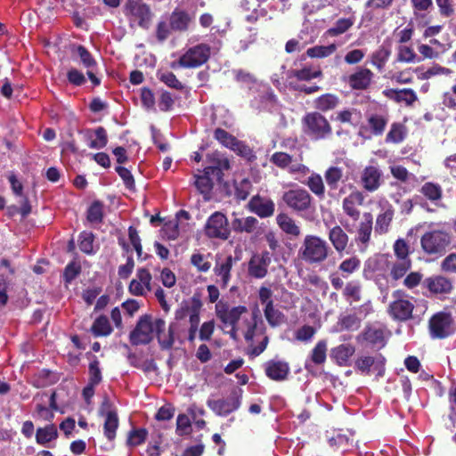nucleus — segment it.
<instances>
[{"label":"nucleus","mask_w":456,"mask_h":456,"mask_svg":"<svg viewBox=\"0 0 456 456\" xmlns=\"http://www.w3.org/2000/svg\"><path fill=\"white\" fill-rule=\"evenodd\" d=\"M330 252L326 240L316 235H306L298 250V256L309 265H317L323 263Z\"/></svg>","instance_id":"f257e3e1"},{"label":"nucleus","mask_w":456,"mask_h":456,"mask_svg":"<svg viewBox=\"0 0 456 456\" xmlns=\"http://www.w3.org/2000/svg\"><path fill=\"white\" fill-rule=\"evenodd\" d=\"M304 133L311 139L324 140L332 134L329 120L319 111L307 112L302 118Z\"/></svg>","instance_id":"f03ea898"},{"label":"nucleus","mask_w":456,"mask_h":456,"mask_svg":"<svg viewBox=\"0 0 456 456\" xmlns=\"http://www.w3.org/2000/svg\"><path fill=\"white\" fill-rule=\"evenodd\" d=\"M123 13L130 23H136L142 28H148L153 13L143 0H126Z\"/></svg>","instance_id":"7ed1b4c3"},{"label":"nucleus","mask_w":456,"mask_h":456,"mask_svg":"<svg viewBox=\"0 0 456 456\" xmlns=\"http://www.w3.org/2000/svg\"><path fill=\"white\" fill-rule=\"evenodd\" d=\"M450 243L451 236L441 230L428 232L420 239L421 248L428 255H444Z\"/></svg>","instance_id":"20e7f679"},{"label":"nucleus","mask_w":456,"mask_h":456,"mask_svg":"<svg viewBox=\"0 0 456 456\" xmlns=\"http://www.w3.org/2000/svg\"><path fill=\"white\" fill-rule=\"evenodd\" d=\"M242 394V389L236 387L226 399H208L207 405L216 415L226 417L240 407Z\"/></svg>","instance_id":"39448f33"},{"label":"nucleus","mask_w":456,"mask_h":456,"mask_svg":"<svg viewBox=\"0 0 456 456\" xmlns=\"http://www.w3.org/2000/svg\"><path fill=\"white\" fill-rule=\"evenodd\" d=\"M98 414L104 418L103 434L105 437L110 442L114 441L119 426V419L115 406L108 396L103 398Z\"/></svg>","instance_id":"423d86ee"},{"label":"nucleus","mask_w":456,"mask_h":456,"mask_svg":"<svg viewBox=\"0 0 456 456\" xmlns=\"http://www.w3.org/2000/svg\"><path fill=\"white\" fill-rule=\"evenodd\" d=\"M211 54V48L207 44H199L190 47L177 61L179 67L195 69L205 64Z\"/></svg>","instance_id":"0eeeda50"},{"label":"nucleus","mask_w":456,"mask_h":456,"mask_svg":"<svg viewBox=\"0 0 456 456\" xmlns=\"http://www.w3.org/2000/svg\"><path fill=\"white\" fill-rule=\"evenodd\" d=\"M204 232L209 239L228 240L231 229L226 216L220 211L214 212L205 224Z\"/></svg>","instance_id":"6e6552de"},{"label":"nucleus","mask_w":456,"mask_h":456,"mask_svg":"<svg viewBox=\"0 0 456 456\" xmlns=\"http://www.w3.org/2000/svg\"><path fill=\"white\" fill-rule=\"evenodd\" d=\"M154 332L155 321L152 322L151 314H144L139 318L135 327L130 332V343L133 346L148 345L153 340Z\"/></svg>","instance_id":"1a4fd4ad"},{"label":"nucleus","mask_w":456,"mask_h":456,"mask_svg":"<svg viewBox=\"0 0 456 456\" xmlns=\"http://www.w3.org/2000/svg\"><path fill=\"white\" fill-rule=\"evenodd\" d=\"M356 340L360 344H365L372 348L381 349L386 344V328L368 324L363 330L356 337Z\"/></svg>","instance_id":"9d476101"},{"label":"nucleus","mask_w":456,"mask_h":456,"mask_svg":"<svg viewBox=\"0 0 456 456\" xmlns=\"http://www.w3.org/2000/svg\"><path fill=\"white\" fill-rule=\"evenodd\" d=\"M403 296V290H395L393 297L396 299L390 303L388 307L391 317L401 322L410 320L414 309V305L410 300L402 298Z\"/></svg>","instance_id":"9b49d317"},{"label":"nucleus","mask_w":456,"mask_h":456,"mask_svg":"<svg viewBox=\"0 0 456 456\" xmlns=\"http://www.w3.org/2000/svg\"><path fill=\"white\" fill-rule=\"evenodd\" d=\"M361 267V260L358 256H353L344 259L338 265V271L341 276L334 273L330 274L329 279L331 286L336 290L342 289L344 286L343 279L348 278L351 274L357 272Z\"/></svg>","instance_id":"f8f14e48"},{"label":"nucleus","mask_w":456,"mask_h":456,"mask_svg":"<svg viewBox=\"0 0 456 456\" xmlns=\"http://www.w3.org/2000/svg\"><path fill=\"white\" fill-rule=\"evenodd\" d=\"M452 317L450 313L438 312L429 320L428 326L430 335L434 338H445L451 334Z\"/></svg>","instance_id":"ddd939ff"},{"label":"nucleus","mask_w":456,"mask_h":456,"mask_svg":"<svg viewBox=\"0 0 456 456\" xmlns=\"http://www.w3.org/2000/svg\"><path fill=\"white\" fill-rule=\"evenodd\" d=\"M215 310L216 317L227 327L237 326L241 315L248 311L244 305H238L230 309L228 304L222 301L216 304Z\"/></svg>","instance_id":"4468645a"},{"label":"nucleus","mask_w":456,"mask_h":456,"mask_svg":"<svg viewBox=\"0 0 456 456\" xmlns=\"http://www.w3.org/2000/svg\"><path fill=\"white\" fill-rule=\"evenodd\" d=\"M383 182L382 170L377 165L366 166L360 173V183L362 189L368 192L378 191Z\"/></svg>","instance_id":"2eb2a0df"},{"label":"nucleus","mask_w":456,"mask_h":456,"mask_svg":"<svg viewBox=\"0 0 456 456\" xmlns=\"http://www.w3.org/2000/svg\"><path fill=\"white\" fill-rule=\"evenodd\" d=\"M282 200L289 208L296 211L307 210L312 202L311 195L305 189L289 190L283 193Z\"/></svg>","instance_id":"dca6fc26"},{"label":"nucleus","mask_w":456,"mask_h":456,"mask_svg":"<svg viewBox=\"0 0 456 456\" xmlns=\"http://www.w3.org/2000/svg\"><path fill=\"white\" fill-rule=\"evenodd\" d=\"M365 196L362 191L354 189L342 200L344 214L354 222H357L361 216L360 207L364 205Z\"/></svg>","instance_id":"f3484780"},{"label":"nucleus","mask_w":456,"mask_h":456,"mask_svg":"<svg viewBox=\"0 0 456 456\" xmlns=\"http://www.w3.org/2000/svg\"><path fill=\"white\" fill-rule=\"evenodd\" d=\"M386 359L382 354L376 356H361L354 362L355 369L362 374L370 375L371 368L377 371V376L382 377L385 373Z\"/></svg>","instance_id":"a211bd4d"},{"label":"nucleus","mask_w":456,"mask_h":456,"mask_svg":"<svg viewBox=\"0 0 456 456\" xmlns=\"http://www.w3.org/2000/svg\"><path fill=\"white\" fill-rule=\"evenodd\" d=\"M208 166L204 168L207 175H212L217 182H221L224 171L230 169V162L227 158L218 151L207 155Z\"/></svg>","instance_id":"6ab92c4d"},{"label":"nucleus","mask_w":456,"mask_h":456,"mask_svg":"<svg viewBox=\"0 0 456 456\" xmlns=\"http://www.w3.org/2000/svg\"><path fill=\"white\" fill-rule=\"evenodd\" d=\"M151 281V273L147 268H138L136 278L130 281L128 290L134 296L143 297L147 291L152 290Z\"/></svg>","instance_id":"aec40b11"},{"label":"nucleus","mask_w":456,"mask_h":456,"mask_svg":"<svg viewBox=\"0 0 456 456\" xmlns=\"http://www.w3.org/2000/svg\"><path fill=\"white\" fill-rule=\"evenodd\" d=\"M177 328L176 322H171L168 326V332L166 334V322L161 318L155 320V333L161 349L168 350L173 347L175 343V332Z\"/></svg>","instance_id":"412c9836"},{"label":"nucleus","mask_w":456,"mask_h":456,"mask_svg":"<svg viewBox=\"0 0 456 456\" xmlns=\"http://www.w3.org/2000/svg\"><path fill=\"white\" fill-rule=\"evenodd\" d=\"M364 220L362 221L357 228L354 241L360 247L361 251H364L371 240L373 229L372 216L370 213H364Z\"/></svg>","instance_id":"4be33fe9"},{"label":"nucleus","mask_w":456,"mask_h":456,"mask_svg":"<svg viewBox=\"0 0 456 456\" xmlns=\"http://www.w3.org/2000/svg\"><path fill=\"white\" fill-rule=\"evenodd\" d=\"M395 216V208L389 203L381 205L380 212L378 214L375 222L374 231L377 234L382 235L388 232Z\"/></svg>","instance_id":"5701e85b"},{"label":"nucleus","mask_w":456,"mask_h":456,"mask_svg":"<svg viewBox=\"0 0 456 456\" xmlns=\"http://www.w3.org/2000/svg\"><path fill=\"white\" fill-rule=\"evenodd\" d=\"M374 77L373 72L363 67H359L357 70L349 75L347 82L353 90H366L370 87Z\"/></svg>","instance_id":"b1692460"},{"label":"nucleus","mask_w":456,"mask_h":456,"mask_svg":"<svg viewBox=\"0 0 456 456\" xmlns=\"http://www.w3.org/2000/svg\"><path fill=\"white\" fill-rule=\"evenodd\" d=\"M290 368L285 361L270 360L265 362V375L272 380L282 381L287 379Z\"/></svg>","instance_id":"393cba45"},{"label":"nucleus","mask_w":456,"mask_h":456,"mask_svg":"<svg viewBox=\"0 0 456 456\" xmlns=\"http://www.w3.org/2000/svg\"><path fill=\"white\" fill-rule=\"evenodd\" d=\"M248 208L259 217L266 218L273 215L275 205L272 200H266L259 195H256L249 200Z\"/></svg>","instance_id":"a878e982"},{"label":"nucleus","mask_w":456,"mask_h":456,"mask_svg":"<svg viewBox=\"0 0 456 456\" xmlns=\"http://www.w3.org/2000/svg\"><path fill=\"white\" fill-rule=\"evenodd\" d=\"M233 265V257L230 255L224 259L218 258L214 266V273L220 277V286L226 289L231 280V271Z\"/></svg>","instance_id":"bb28decb"},{"label":"nucleus","mask_w":456,"mask_h":456,"mask_svg":"<svg viewBox=\"0 0 456 456\" xmlns=\"http://www.w3.org/2000/svg\"><path fill=\"white\" fill-rule=\"evenodd\" d=\"M383 94L397 103L405 102L407 106H411L418 100L415 91L411 88L386 89Z\"/></svg>","instance_id":"cd10ccee"},{"label":"nucleus","mask_w":456,"mask_h":456,"mask_svg":"<svg viewBox=\"0 0 456 456\" xmlns=\"http://www.w3.org/2000/svg\"><path fill=\"white\" fill-rule=\"evenodd\" d=\"M424 283L433 294H449L452 290V281L442 275L428 277Z\"/></svg>","instance_id":"c85d7f7f"},{"label":"nucleus","mask_w":456,"mask_h":456,"mask_svg":"<svg viewBox=\"0 0 456 456\" xmlns=\"http://www.w3.org/2000/svg\"><path fill=\"white\" fill-rule=\"evenodd\" d=\"M355 347L351 344H341L333 347L330 352V357L341 367L348 366L350 358L354 355Z\"/></svg>","instance_id":"c756f323"},{"label":"nucleus","mask_w":456,"mask_h":456,"mask_svg":"<svg viewBox=\"0 0 456 456\" xmlns=\"http://www.w3.org/2000/svg\"><path fill=\"white\" fill-rule=\"evenodd\" d=\"M329 240L334 249L338 253H343L348 245L349 237L340 225H335L329 231Z\"/></svg>","instance_id":"7c9ffc66"},{"label":"nucleus","mask_w":456,"mask_h":456,"mask_svg":"<svg viewBox=\"0 0 456 456\" xmlns=\"http://www.w3.org/2000/svg\"><path fill=\"white\" fill-rule=\"evenodd\" d=\"M191 20L187 12L175 8L170 15L169 26L174 31L183 32L188 29Z\"/></svg>","instance_id":"2f4dec72"},{"label":"nucleus","mask_w":456,"mask_h":456,"mask_svg":"<svg viewBox=\"0 0 456 456\" xmlns=\"http://www.w3.org/2000/svg\"><path fill=\"white\" fill-rule=\"evenodd\" d=\"M314 107L319 112H328L335 110L340 103V99L334 94H324L317 97L314 102Z\"/></svg>","instance_id":"473e14b6"},{"label":"nucleus","mask_w":456,"mask_h":456,"mask_svg":"<svg viewBox=\"0 0 456 456\" xmlns=\"http://www.w3.org/2000/svg\"><path fill=\"white\" fill-rule=\"evenodd\" d=\"M388 118L383 114L372 113L367 118L368 128L374 136H380L385 132Z\"/></svg>","instance_id":"72a5a7b5"},{"label":"nucleus","mask_w":456,"mask_h":456,"mask_svg":"<svg viewBox=\"0 0 456 456\" xmlns=\"http://www.w3.org/2000/svg\"><path fill=\"white\" fill-rule=\"evenodd\" d=\"M343 168L338 166H330L324 172V180L330 191H336L339 183L343 181Z\"/></svg>","instance_id":"f704fd0d"},{"label":"nucleus","mask_w":456,"mask_h":456,"mask_svg":"<svg viewBox=\"0 0 456 456\" xmlns=\"http://www.w3.org/2000/svg\"><path fill=\"white\" fill-rule=\"evenodd\" d=\"M279 227L287 234L297 237L301 231L295 221L285 213H281L276 216Z\"/></svg>","instance_id":"c9c22d12"},{"label":"nucleus","mask_w":456,"mask_h":456,"mask_svg":"<svg viewBox=\"0 0 456 456\" xmlns=\"http://www.w3.org/2000/svg\"><path fill=\"white\" fill-rule=\"evenodd\" d=\"M268 266L269 265L263 264L262 261L258 259L257 254H255L248 261V275L256 279L265 278L268 273Z\"/></svg>","instance_id":"e433bc0d"},{"label":"nucleus","mask_w":456,"mask_h":456,"mask_svg":"<svg viewBox=\"0 0 456 456\" xmlns=\"http://www.w3.org/2000/svg\"><path fill=\"white\" fill-rule=\"evenodd\" d=\"M264 314L268 324L273 328L280 326L286 320L285 314L274 307V303L265 306Z\"/></svg>","instance_id":"4c0bfd02"},{"label":"nucleus","mask_w":456,"mask_h":456,"mask_svg":"<svg viewBox=\"0 0 456 456\" xmlns=\"http://www.w3.org/2000/svg\"><path fill=\"white\" fill-rule=\"evenodd\" d=\"M104 205L100 200H94L89 206L86 212V219L92 224H100L103 221L104 212H103Z\"/></svg>","instance_id":"58836bf2"},{"label":"nucleus","mask_w":456,"mask_h":456,"mask_svg":"<svg viewBox=\"0 0 456 456\" xmlns=\"http://www.w3.org/2000/svg\"><path fill=\"white\" fill-rule=\"evenodd\" d=\"M257 223V219L254 216H248L246 218H235L232 222V228L236 232L251 233L255 231Z\"/></svg>","instance_id":"ea45409f"},{"label":"nucleus","mask_w":456,"mask_h":456,"mask_svg":"<svg viewBox=\"0 0 456 456\" xmlns=\"http://www.w3.org/2000/svg\"><path fill=\"white\" fill-rule=\"evenodd\" d=\"M86 355L90 359V363L88 366V383H92V385H99L102 380V370L100 369V362L97 359V356L92 354L91 353H87Z\"/></svg>","instance_id":"a19ab883"},{"label":"nucleus","mask_w":456,"mask_h":456,"mask_svg":"<svg viewBox=\"0 0 456 456\" xmlns=\"http://www.w3.org/2000/svg\"><path fill=\"white\" fill-rule=\"evenodd\" d=\"M94 134L96 136L95 140H91L88 146L92 149H102L104 148L108 143V136L106 129L103 126H98L94 130ZM93 136V131L87 130L86 131V137L88 139H92Z\"/></svg>","instance_id":"79ce46f5"},{"label":"nucleus","mask_w":456,"mask_h":456,"mask_svg":"<svg viewBox=\"0 0 456 456\" xmlns=\"http://www.w3.org/2000/svg\"><path fill=\"white\" fill-rule=\"evenodd\" d=\"M58 437V431L53 424L39 428L36 433L37 443L42 445L55 440Z\"/></svg>","instance_id":"37998d69"},{"label":"nucleus","mask_w":456,"mask_h":456,"mask_svg":"<svg viewBox=\"0 0 456 456\" xmlns=\"http://www.w3.org/2000/svg\"><path fill=\"white\" fill-rule=\"evenodd\" d=\"M407 134L406 126L401 123L395 122L391 125L390 130L386 136L387 142L400 143Z\"/></svg>","instance_id":"c03bdc74"},{"label":"nucleus","mask_w":456,"mask_h":456,"mask_svg":"<svg viewBox=\"0 0 456 456\" xmlns=\"http://www.w3.org/2000/svg\"><path fill=\"white\" fill-rule=\"evenodd\" d=\"M305 185L310 191L316 195L319 199L322 200L325 197V186L323 180L319 174H312L305 182Z\"/></svg>","instance_id":"a18cd8bd"},{"label":"nucleus","mask_w":456,"mask_h":456,"mask_svg":"<svg viewBox=\"0 0 456 456\" xmlns=\"http://www.w3.org/2000/svg\"><path fill=\"white\" fill-rule=\"evenodd\" d=\"M91 330L95 337H105L112 332V328L107 316L100 315L94 320Z\"/></svg>","instance_id":"49530a36"},{"label":"nucleus","mask_w":456,"mask_h":456,"mask_svg":"<svg viewBox=\"0 0 456 456\" xmlns=\"http://www.w3.org/2000/svg\"><path fill=\"white\" fill-rule=\"evenodd\" d=\"M342 289V294L346 299L354 302H359L362 299V284L359 281H350Z\"/></svg>","instance_id":"de8ad7c7"},{"label":"nucleus","mask_w":456,"mask_h":456,"mask_svg":"<svg viewBox=\"0 0 456 456\" xmlns=\"http://www.w3.org/2000/svg\"><path fill=\"white\" fill-rule=\"evenodd\" d=\"M391 54V51L384 45L379 46L370 56V62L379 71H382Z\"/></svg>","instance_id":"09e8293b"},{"label":"nucleus","mask_w":456,"mask_h":456,"mask_svg":"<svg viewBox=\"0 0 456 456\" xmlns=\"http://www.w3.org/2000/svg\"><path fill=\"white\" fill-rule=\"evenodd\" d=\"M420 192L432 202L439 201L443 197L442 187L432 182L425 183L420 188Z\"/></svg>","instance_id":"8fccbe9b"},{"label":"nucleus","mask_w":456,"mask_h":456,"mask_svg":"<svg viewBox=\"0 0 456 456\" xmlns=\"http://www.w3.org/2000/svg\"><path fill=\"white\" fill-rule=\"evenodd\" d=\"M327 358V342L322 339L317 342V344L313 348L310 360L315 365L323 364L326 362Z\"/></svg>","instance_id":"3c124183"},{"label":"nucleus","mask_w":456,"mask_h":456,"mask_svg":"<svg viewBox=\"0 0 456 456\" xmlns=\"http://www.w3.org/2000/svg\"><path fill=\"white\" fill-rule=\"evenodd\" d=\"M322 77L321 69H312L310 67H304L301 69H293L290 71L289 77H295L298 81H310L314 78Z\"/></svg>","instance_id":"603ef678"},{"label":"nucleus","mask_w":456,"mask_h":456,"mask_svg":"<svg viewBox=\"0 0 456 456\" xmlns=\"http://www.w3.org/2000/svg\"><path fill=\"white\" fill-rule=\"evenodd\" d=\"M238 156L247 159L248 162H253L256 159L254 151L244 142L237 139L231 149Z\"/></svg>","instance_id":"864d4df0"},{"label":"nucleus","mask_w":456,"mask_h":456,"mask_svg":"<svg viewBox=\"0 0 456 456\" xmlns=\"http://www.w3.org/2000/svg\"><path fill=\"white\" fill-rule=\"evenodd\" d=\"M337 49L335 44L329 45H315L306 50V54L310 58H324L331 55Z\"/></svg>","instance_id":"5fc2aeb1"},{"label":"nucleus","mask_w":456,"mask_h":456,"mask_svg":"<svg viewBox=\"0 0 456 456\" xmlns=\"http://www.w3.org/2000/svg\"><path fill=\"white\" fill-rule=\"evenodd\" d=\"M82 268L79 262L75 260L69 262L64 268L62 278L66 284H70L80 273Z\"/></svg>","instance_id":"6e6d98bb"},{"label":"nucleus","mask_w":456,"mask_h":456,"mask_svg":"<svg viewBox=\"0 0 456 456\" xmlns=\"http://www.w3.org/2000/svg\"><path fill=\"white\" fill-rule=\"evenodd\" d=\"M94 235L90 232H82L78 238L79 249L87 255L94 253Z\"/></svg>","instance_id":"4d7b16f0"},{"label":"nucleus","mask_w":456,"mask_h":456,"mask_svg":"<svg viewBox=\"0 0 456 456\" xmlns=\"http://www.w3.org/2000/svg\"><path fill=\"white\" fill-rule=\"evenodd\" d=\"M202 307V302L198 296L192 297V308L191 313L189 315L190 328L199 329L200 322V310Z\"/></svg>","instance_id":"13d9d810"},{"label":"nucleus","mask_w":456,"mask_h":456,"mask_svg":"<svg viewBox=\"0 0 456 456\" xmlns=\"http://www.w3.org/2000/svg\"><path fill=\"white\" fill-rule=\"evenodd\" d=\"M194 184L201 194H208L210 192L213 187L212 175H207L205 172L203 175H195Z\"/></svg>","instance_id":"bf43d9fd"},{"label":"nucleus","mask_w":456,"mask_h":456,"mask_svg":"<svg viewBox=\"0 0 456 456\" xmlns=\"http://www.w3.org/2000/svg\"><path fill=\"white\" fill-rule=\"evenodd\" d=\"M353 25V20L349 18H341L335 22L332 28L328 29V34L331 37L339 36L347 31Z\"/></svg>","instance_id":"052dcab7"},{"label":"nucleus","mask_w":456,"mask_h":456,"mask_svg":"<svg viewBox=\"0 0 456 456\" xmlns=\"http://www.w3.org/2000/svg\"><path fill=\"white\" fill-rule=\"evenodd\" d=\"M411 267V260H399L392 266L390 275L393 280L397 281L403 278Z\"/></svg>","instance_id":"680f3d73"},{"label":"nucleus","mask_w":456,"mask_h":456,"mask_svg":"<svg viewBox=\"0 0 456 456\" xmlns=\"http://www.w3.org/2000/svg\"><path fill=\"white\" fill-rule=\"evenodd\" d=\"M214 138L218 141L223 146L232 149L233 143L237 141V138L233 136L232 134L228 133L226 130L223 128H216L214 131Z\"/></svg>","instance_id":"e2e57ef3"},{"label":"nucleus","mask_w":456,"mask_h":456,"mask_svg":"<svg viewBox=\"0 0 456 456\" xmlns=\"http://www.w3.org/2000/svg\"><path fill=\"white\" fill-rule=\"evenodd\" d=\"M158 78L170 88L179 91L184 88L183 83L180 82L176 76L171 71L158 73Z\"/></svg>","instance_id":"0e129e2a"},{"label":"nucleus","mask_w":456,"mask_h":456,"mask_svg":"<svg viewBox=\"0 0 456 456\" xmlns=\"http://www.w3.org/2000/svg\"><path fill=\"white\" fill-rule=\"evenodd\" d=\"M147 436L145 428L133 429L128 433L126 444L131 447L140 445L145 442Z\"/></svg>","instance_id":"69168bd1"},{"label":"nucleus","mask_w":456,"mask_h":456,"mask_svg":"<svg viewBox=\"0 0 456 456\" xmlns=\"http://www.w3.org/2000/svg\"><path fill=\"white\" fill-rule=\"evenodd\" d=\"M393 249L398 260H411L409 258L410 247L403 239H397L394 245Z\"/></svg>","instance_id":"338daca9"},{"label":"nucleus","mask_w":456,"mask_h":456,"mask_svg":"<svg viewBox=\"0 0 456 456\" xmlns=\"http://www.w3.org/2000/svg\"><path fill=\"white\" fill-rule=\"evenodd\" d=\"M270 161L276 167L284 169L291 164L292 156L283 151H277L271 156Z\"/></svg>","instance_id":"774afa93"}]
</instances>
